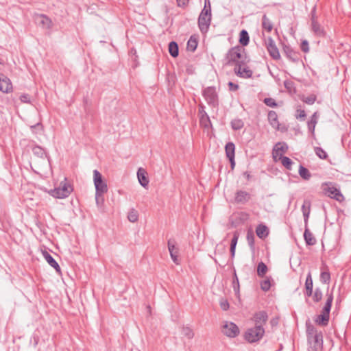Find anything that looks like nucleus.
<instances>
[{"label":"nucleus","mask_w":351,"mask_h":351,"mask_svg":"<svg viewBox=\"0 0 351 351\" xmlns=\"http://www.w3.org/2000/svg\"><path fill=\"white\" fill-rule=\"evenodd\" d=\"M93 182L95 187V202L97 206L104 203V195L108 191L107 183L103 180L102 175L95 169L93 171Z\"/></svg>","instance_id":"1"},{"label":"nucleus","mask_w":351,"mask_h":351,"mask_svg":"<svg viewBox=\"0 0 351 351\" xmlns=\"http://www.w3.org/2000/svg\"><path fill=\"white\" fill-rule=\"evenodd\" d=\"M245 49L241 46H236L230 48L226 55V64H235L236 65L243 63V55Z\"/></svg>","instance_id":"2"},{"label":"nucleus","mask_w":351,"mask_h":351,"mask_svg":"<svg viewBox=\"0 0 351 351\" xmlns=\"http://www.w3.org/2000/svg\"><path fill=\"white\" fill-rule=\"evenodd\" d=\"M322 189L324 195L331 199H334L339 202L344 200V197L341 193L339 188L337 187L335 183L331 182H324L322 184Z\"/></svg>","instance_id":"3"},{"label":"nucleus","mask_w":351,"mask_h":351,"mask_svg":"<svg viewBox=\"0 0 351 351\" xmlns=\"http://www.w3.org/2000/svg\"><path fill=\"white\" fill-rule=\"evenodd\" d=\"M265 334V329L261 325L247 329L245 333V339L249 343H254L261 339Z\"/></svg>","instance_id":"4"},{"label":"nucleus","mask_w":351,"mask_h":351,"mask_svg":"<svg viewBox=\"0 0 351 351\" xmlns=\"http://www.w3.org/2000/svg\"><path fill=\"white\" fill-rule=\"evenodd\" d=\"M202 95L207 104L211 107L219 105V97L215 86H208L202 90Z\"/></svg>","instance_id":"5"},{"label":"nucleus","mask_w":351,"mask_h":351,"mask_svg":"<svg viewBox=\"0 0 351 351\" xmlns=\"http://www.w3.org/2000/svg\"><path fill=\"white\" fill-rule=\"evenodd\" d=\"M72 189L66 182H61L58 188L51 189L48 193L55 198L63 199L67 197L71 193Z\"/></svg>","instance_id":"6"},{"label":"nucleus","mask_w":351,"mask_h":351,"mask_svg":"<svg viewBox=\"0 0 351 351\" xmlns=\"http://www.w3.org/2000/svg\"><path fill=\"white\" fill-rule=\"evenodd\" d=\"M211 12H208L206 10L200 12L198 17L197 23L199 29L202 34H206L208 32L211 23Z\"/></svg>","instance_id":"7"},{"label":"nucleus","mask_w":351,"mask_h":351,"mask_svg":"<svg viewBox=\"0 0 351 351\" xmlns=\"http://www.w3.org/2000/svg\"><path fill=\"white\" fill-rule=\"evenodd\" d=\"M221 332L224 335L230 338L237 337L240 332L239 327L232 322H224L222 325Z\"/></svg>","instance_id":"8"},{"label":"nucleus","mask_w":351,"mask_h":351,"mask_svg":"<svg viewBox=\"0 0 351 351\" xmlns=\"http://www.w3.org/2000/svg\"><path fill=\"white\" fill-rule=\"evenodd\" d=\"M265 47L271 56V58L275 60H278L280 59V53L279 50L276 45L274 39L269 36L265 40Z\"/></svg>","instance_id":"9"},{"label":"nucleus","mask_w":351,"mask_h":351,"mask_svg":"<svg viewBox=\"0 0 351 351\" xmlns=\"http://www.w3.org/2000/svg\"><path fill=\"white\" fill-rule=\"evenodd\" d=\"M282 51L290 61L298 62L300 60V53L294 50L289 45L282 44Z\"/></svg>","instance_id":"10"},{"label":"nucleus","mask_w":351,"mask_h":351,"mask_svg":"<svg viewBox=\"0 0 351 351\" xmlns=\"http://www.w3.org/2000/svg\"><path fill=\"white\" fill-rule=\"evenodd\" d=\"M199 114V122L202 126L208 128L211 125V121L210 117L205 111V106L204 104H200L198 106Z\"/></svg>","instance_id":"11"},{"label":"nucleus","mask_w":351,"mask_h":351,"mask_svg":"<svg viewBox=\"0 0 351 351\" xmlns=\"http://www.w3.org/2000/svg\"><path fill=\"white\" fill-rule=\"evenodd\" d=\"M225 152L226 157L229 159L230 162L231 169H233L235 167V145L232 142H228L225 146Z\"/></svg>","instance_id":"12"},{"label":"nucleus","mask_w":351,"mask_h":351,"mask_svg":"<svg viewBox=\"0 0 351 351\" xmlns=\"http://www.w3.org/2000/svg\"><path fill=\"white\" fill-rule=\"evenodd\" d=\"M234 71L237 76L242 78H250L253 74L252 71L247 66H244L243 63L236 65Z\"/></svg>","instance_id":"13"},{"label":"nucleus","mask_w":351,"mask_h":351,"mask_svg":"<svg viewBox=\"0 0 351 351\" xmlns=\"http://www.w3.org/2000/svg\"><path fill=\"white\" fill-rule=\"evenodd\" d=\"M167 245L173 262L178 265L180 263L178 260V249L176 246V241L173 239H169L168 240Z\"/></svg>","instance_id":"14"},{"label":"nucleus","mask_w":351,"mask_h":351,"mask_svg":"<svg viewBox=\"0 0 351 351\" xmlns=\"http://www.w3.org/2000/svg\"><path fill=\"white\" fill-rule=\"evenodd\" d=\"M288 150V145L286 143H278L275 145L273 150V156L275 161H277L280 155L283 156V154L286 153Z\"/></svg>","instance_id":"15"},{"label":"nucleus","mask_w":351,"mask_h":351,"mask_svg":"<svg viewBox=\"0 0 351 351\" xmlns=\"http://www.w3.org/2000/svg\"><path fill=\"white\" fill-rule=\"evenodd\" d=\"M12 90L10 80L4 75L0 74V90L3 93H10Z\"/></svg>","instance_id":"16"},{"label":"nucleus","mask_w":351,"mask_h":351,"mask_svg":"<svg viewBox=\"0 0 351 351\" xmlns=\"http://www.w3.org/2000/svg\"><path fill=\"white\" fill-rule=\"evenodd\" d=\"M311 29L316 36L324 37L326 36L324 28L321 25L317 20H312Z\"/></svg>","instance_id":"17"},{"label":"nucleus","mask_w":351,"mask_h":351,"mask_svg":"<svg viewBox=\"0 0 351 351\" xmlns=\"http://www.w3.org/2000/svg\"><path fill=\"white\" fill-rule=\"evenodd\" d=\"M251 195L249 193L245 191H238L234 197V200L237 203L245 204L250 199Z\"/></svg>","instance_id":"18"},{"label":"nucleus","mask_w":351,"mask_h":351,"mask_svg":"<svg viewBox=\"0 0 351 351\" xmlns=\"http://www.w3.org/2000/svg\"><path fill=\"white\" fill-rule=\"evenodd\" d=\"M256 325H261L263 327V324L266 323L268 319L267 313L265 311H259L255 313L254 316Z\"/></svg>","instance_id":"19"},{"label":"nucleus","mask_w":351,"mask_h":351,"mask_svg":"<svg viewBox=\"0 0 351 351\" xmlns=\"http://www.w3.org/2000/svg\"><path fill=\"white\" fill-rule=\"evenodd\" d=\"M268 121L269 124L276 130L280 129V124L278 122V114L274 110H270L268 112Z\"/></svg>","instance_id":"20"},{"label":"nucleus","mask_w":351,"mask_h":351,"mask_svg":"<svg viewBox=\"0 0 351 351\" xmlns=\"http://www.w3.org/2000/svg\"><path fill=\"white\" fill-rule=\"evenodd\" d=\"M43 255L48 264L54 268L57 272L60 273L61 268L53 256L47 252H45Z\"/></svg>","instance_id":"21"},{"label":"nucleus","mask_w":351,"mask_h":351,"mask_svg":"<svg viewBox=\"0 0 351 351\" xmlns=\"http://www.w3.org/2000/svg\"><path fill=\"white\" fill-rule=\"evenodd\" d=\"M329 317V313H326L325 311H322L321 314L317 317L315 321L317 324L325 326L328 324Z\"/></svg>","instance_id":"22"},{"label":"nucleus","mask_w":351,"mask_h":351,"mask_svg":"<svg viewBox=\"0 0 351 351\" xmlns=\"http://www.w3.org/2000/svg\"><path fill=\"white\" fill-rule=\"evenodd\" d=\"M146 174V171L143 169H138L137 171L138 180L140 184L143 187H146L149 184V180L147 178Z\"/></svg>","instance_id":"23"},{"label":"nucleus","mask_w":351,"mask_h":351,"mask_svg":"<svg viewBox=\"0 0 351 351\" xmlns=\"http://www.w3.org/2000/svg\"><path fill=\"white\" fill-rule=\"evenodd\" d=\"M304 238L307 245H313L316 243V239L313 234L308 230L307 226H305V230L304 232Z\"/></svg>","instance_id":"24"},{"label":"nucleus","mask_w":351,"mask_h":351,"mask_svg":"<svg viewBox=\"0 0 351 351\" xmlns=\"http://www.w3.org/2000/svg\"><path fill=\"white\" fill-rule=\"evenodd\" d=\"M320 281L323 284H329L330 281V274L327 267L324 266L321 269Z\"/></svg>","instance_id":"25"},{"label":"nucleus","mask_w":351,"mask_h":351,"mask_svg":"<svg viewBox=\"0 0 351 351\" xmlns=\"http://www.w3.org/2000/svg\"><path fill=\"white\" fill-rule=\"evenodd\" d=\"M256 233L260 239H265L269 234L268 228L265 225L259 224L256 228Z\"/></svg>","instance_id":"26"},{"label":"nucleus","mask_w":351,"mask_h":351,"mask_svg":"<svg viewBox=\"0 0 351 351\" xmlns=\"http://www.w3.org/2000/svg\"><path fill=\"white\" fill-rule=\"evenodd\" d=\"M37 21L40 25H42L44 28L50 29L51 27V19L44 14H40L37 18Z\"/></svg>","instance_id":"27"},{"label":"nucleus","mask_w":351,"mask_h":351,"mask_svg":"<svg viewBox=\"0 0 351 351\" xmlns=\"http://www.w3.org/2000/svg\"><path fill=\"white\" fill-rule=\"evenodd\" d=\"M326 301L325 302V304L322 308V311H325L326 313H329L331 309L332 303L333 301V293L331 291L330 293L327 292L326 293Z\"/></svg>","instance_id":"28"},{"label":"nucleus","mask_w":351,"mask_h":351,"mask_svg":"<svg viewBox=\"0 0 351 351\" xmlns=\"http://www.w3.org/2000/svg\"><path fill=\"white\" fill-rule=\"evenodd\" d=\"M250 36L248 32L245 29H242L239 34V43L245 47L249 44Z\"/></svg>","instance_id":"29"},{"label":"nucleus","mask_w":351,"mask_h":351,"mask_svg":"<svg viewBox=\"0 0 351 351\" xmlns=\"http://www.w3.org/2000/svg\"><path fill=\"white\" fill-rule=\"evenodd\" d=\"M262 27L263 29L266 30L267 32H270L273 29V24L266 14L263 16Z\"/></svg>","instance_id":"30"},{"label":"nucleus","mask_w":351,"mask_h":351,"mask_svg":"<svg viewBox=\"0 0 351 351\" xmlns=\"http://www.w3.org/2000/svg\"><path fill=\"white\" fill-rule=\"evenodd\" d=\"M169 52L172 57H178L179 54V49L178 45L176 42L171 41L169 43Z\"/></svg>","instance_id":"31"},{"label":"nucleus","mask_w":351,"mask_h":351,"mask_svg":"<svg viewBox=\"0 0 351 351\" xmlns=\"http://www.w3.org/2000/svg\"><path fill=\"white\" fill-rule=\"evenodd\" d=\"M277 160H280L282 165L288 170L292 168L293 161L287 156H281L277 158Z\"/></svg>","instance_id":"32"},{"label":"nucleus","mask_w":351,"mask_h":351,"mask_svg":"<svg viewBox=\"0 0 351 351\" xmlns=\"http://www.w3.org/2000/svg\"><path fill=\"white\" fill-rule=\"evenodd\" d=\"M298 173L300 177L305 180H308L311 177V174L308 169L302 165H300Z\"/></svg>","instance_id":"33"},{"label":"nucleus","mask_w":351,"mask_h":351,"mask_svg":"<svg viewBox=\"0 0 351 351\" xmlns=\"http://www.w3.org/2000/svg\"><path fill=\"white\" fill-rule=\"evenodd\" d=\"M32 150L34 155L39 158H43L46 154L45 149L38 145H34Z\"/></svg>","instance_id":"34"},{"label":"nucleus","mask_w":351,"mask_h":351,"mask_svg":"<svg viewBox=\"0 0 351 351\" xmlns=\"http://www.w3.org/2000/svg\"><path fill=\"white\" fill-rule=\"evenodd\" d=\"M231 127L234 130H239L244 126V123L241 119H234L230 122Z\"/></svg>","instance_id":"35"},{"label":"nucleus","mask_w":351,"mask_h":351,"mask_svg":"<svg viewBox=\"0 0 351 351\" xmlns=\"http://www.w3.org/2000/svg\"><path fill=\"white\" fill-rule=\"evenodd\" d=\"M197 47V40L193 36H191L187 42L186 48L190 51H194Z\"/></svg>","instance_id":"36"},{"label":"nucleus","mask_w":351,"mask_h":351,"mask_svg":"<svg viewBox=\"0 0 351 351\" xmlns=\"http://www.w3.org/2000/svg\"><path fill=\"white\" fill-rule=\"evenodd\" d=\"M128 219L132 223L136 222L138 219V211L134 208L130 209L128 215Z\"/></svg>","instance_id":"37"},{"label":"nucleus","mask_w":351,"mask_h":351,"mask_svg":"<svg viewBox=\"0 0 351 351\" xmlns=\"http://www.w3.org/2000/svg\"><path fill=\"white\" fill-rule=\"evenodd\" d=\"M267 271V267L263 262H260L257 266V274L260 277H263Z\"/></svg>","instance_id":"38"},{"label":"nucleus","mask_w":351,"mask_h":351,"mask_svg":"<svg viewBox=\"0 0 351 351\" xmlns=\"http://www.w3.org/2000/svg\"><path fill=\"white\" fill-rule=\"evenodd\" d=\"M182 334L189 339H191L194 337L193 330L188 326H183L182 328Z\"/></svg>","instance_id":"39"},{"label":"nucleus","mask_w":351,"mask_h":351,"mask_svg":"<svg viewBox=\"0 0 351 351\" xmlns=\"http://www.w3.org/2000/svg\"><path fill=\"white\" fill-rule=\"evenodd\" d=\"M322 291L319 287L315 288L313 293V300L315 302H319L322 298Z\"/></svg>","instance_id":"40"},{"label":"nucleus","mask_w":351,"mask_h":351,"mask_svg":"<svg viewBox=\"0 0 351 351\" xmlns=\"http://www.w3.org/2000/svg\"><path fill=\"white\" fill-rule=\"evenodd\" d=\"M316 155L321 159H326L328 158L327 153L320 147L315 148Z\"/></svg>","instance_id":"41"},{"label":"nucleus","mask_w":351,"mask_h":351,"mask_svg":"<svg viewBox=\"0 0 351 351\" xmlns=\"http://www.w3.org/2000/svg\"><path fill=\"white\" fill-rule=\"evenodd\" d=\"M232 286L234 291L236 293H239V282L235 270L234 271V276L232 281Z\"/></svg>","instance_id":"42"},{"label":"nucleus","mask_w":351,"mask_h":351,"mask_svg":"<svg viewBox=\"0 0 351 351\" xmlns=\"http://www.w3.org/2000/svg\"><path fill=\"white\" fill-rule=\"evenodd\" d=\"M302 101L308 105H312L316 101V96L315 95H311L307 97H303Z\"/></svg>","instance_id":"43"},{"label":"nucleus","mask_w":351,"mask_h":351,"mask_svg":"<svg viewBox=\"0 0 351 351\" xmlns=\"http://www.w3.org/2000/svg\"><path fill=\"white\" fill-rule=\"evenodd\" d=\"M263 102L266 106L269 107L275 108L278 106L275 99L271 97L265 98Z\"/></svg>","instance_id":"44"},{"label":"nucleus","mask_w":351,"mask_h":351,"mask_svg":"<svg viewBox=\"0 0 351 351\" xmlns=\"http://www.w3.org/2000/svg\"><path fill=\"white\" fill-rule=\"evenodd\" d=\"M302 210L303 216L304 218L305 226H307L308 219L309 213H310V208H309V207L306 208L305 205H303L302 206Z\"/></svg>","instance_id":"45"},{"label":"nucleus","mask_w":351,"mask_h":351,"mask_svg":"<svg viewBox=\"0 0 351 351\" xmlns=\"http://www.w3.org/2000/svg\"><path fill=\"white\" fill-rule=\"evenodd\" d=\"M306 117V114L304 110L297 109L295 118L300 121H304Z\"/></svg>","instance_id":"46"},{"label":"nucleus","mask_w":351,"mask_h":351,"mask_svg":"<svg viewBox=\"0 0 351 351\" xmlns=\"http://www.w3.org/2000/svg\"><path fill=\"white\" fill-rule=\"evenodd\" d=\"M313 279L311 276V273L309 271L307 274L306 282H305V289L313 288Z\"/></svg>","instance_id":"47"},{"label":"nucleus","mask_w":351,"mask_h":351,"mask_svg":"<svg viewBox=\"0 0 351 351\" xmlns=\"http://www.w3.org/2000/svg\"><path fill=\"white\" fill-rule=\"evenodd\" d=\"M271 287V283L269 280H265L261 282V288L262 290L267 291L269 290Z\"/></svg>","instance_id":"48"},{"label":"nucleus","mask_w":351,"mask_h":351,"mask_svg":"<svg viewBox=\"0 0 351 351\" xmlns=\"http://www.w3.org/2000/svg\"><path fill=\"white\" fill-rule=\"evenodd\" d=\"M247 241L250 247L253 248L254 247V236L253 233L248 232L247 234Z\"/></svg>","instance_id":"49"},{"label":"nucleus","mask_w":351,"mask_h":351,"mask_svg":"<svg viewBox=\"0 0 351 351\" xmlns=\"http://www.w3.org/2000/svg\"><path fill=\"white\" fill-rule=\"evenodd\" d=\"M316 332L317 330L313 325L306 324V333L308 335L313 336Z\"/></svg>","instance_id":"50"},{"label":"nucleus","mask_w":351,"mask_h":351,"mask_svg":"<svg viewBox=\"0 0 351 351\" xmlns=\"http://www.w3.org/2000/svg\"><path fill=\"white\" fill-rule=\"evenodd\" d=\"M300 48L303 52L308 53L309 51L308 42L306 40H302L301 43Z\"/></svg>","instance_id":"51"},{"label":"nucleus","mask_w":351,"mask_h":351,"mask_svg":"<svg viewBox=\"0 0 351 351\" xmlns=\"http://www.w3.org/2000/svg\"><path fill=\"white\" fill-rule=\"evenodd\" d=\"M316 124L317 123L311 121L310 120L307 122L308 130L312 134H314L315 133Z\"/></svg>","instance_id":"52"},{"label":"nucleus","mask_w":351,"mask_h":351,"mask_svg":"<svg viewBox=\"0 0 351 351\" xmlns=\"http://www.w3.org/2000/svg\"><path fill=\"white\" fill-rule=\"evenodd\" d=\"M220 307L223 311H227L229 308V303L227 300L221 299L219 302Z\"/></svg>","instance_id":"53"},{"label":"nucleus","mask_w":351,"mask_h":351,"mask_svg":"<svg viewBox=\"0 0 351 351\" xmlns=\"http://www.w3.org/2000/svg\"><path fill=\"white\" fill-rule=\"evenodd\" d=\"M239 239V234L237 232H234L231 240L230 246L236 247Z\"/></svg>","instance_id":"54"},{"label":"nucleus","mask_w":351,"mask_h":351,"mask_svg":"<svg viewBox=\"0 0 351 351\" xmlns=\"http://www.w3.org/2000/svg\"><path fill=\"white\" fill-rule=\"evenodd\" d=\"M205 10L208 11V12H211V4L210 0H204V6L201 12H204Z\"/></svg>","instance_id":"55"},{"label":"nucleus","mask_w":351,"mask_h":351,"mask_svg":"<svg viewBox=\"0 0 351 351\" xmlns=\"http://www.w3.org/2000/svg\"><path fill=\"white\" fill-rule=\"evenodd\" d=\"M20 100L23 103H30L29 95L28 94H23L20 96Z\"/></svg>","instance_id":"56"},{"label":"nucleus","mask_w":351,"mask_h":351,"mask_svg":"<svg viewBox=\"0 0 351 351\" xmlns=\"http://www.w3.org/2000/svg\"><path fill=\"white\" fill-rule=\"evenodd\" d=\"M314 341L315 343H319V341L322 342V332H316L313 335Z\"/></svg>","instance_id":"57"},{"label":"nucleus","mask_w":351,"mask_h":351,"mask_svg":"<svg viewBox=\"0 0 351 351\" xmlns=\"http://www.w3.org/2000/svg\"><path fill=\"white\" fill-rule=\"evenodd\" d=\"M229 90L231 91H236L239 88V85L232 82H228Z\"/></svg>","instance_id":"58"},{"label":"nucleus","mask_w":351,"mask_h":351,"mask_svg":"<svg viewBox=\"0 0 351 351\" xmlns=\"http://www.w3.org/2000/svg\"><path fill=\"white\" fill-rule=\"evenodd\" d=\"M318 117H319V115H318L317 112H315L312 114V116L311 117V119H310V121H313V122H315V123H317Z\"/></svg>","instance_id":"59"},{"label":"nucleus","mask_w":351,"mask_h":351,"mask_svg":"<svg viewBox=\"0 0 351 351\" xmlns=\"http://www.w3.org/2000/svg\"><path fill=\"white\" fill-rule=\"evenodd\" d=\"M318 117H319V115H318L317 112H315L312 114V116L311 117V119H310V121H313V122H315V123H317Z\"/></svg>","instance_id":"60"},{"label":"nucleus","mask_w":351,"mask_h":351,"mask_svg":"<svg viewBox=\"0 0 351 351\" xmlns=\"http://www.w3.org/2000/svg\"><path fill=\"white\" fill-rule=\"evenodd\" d=\"M304 294L307 297L313 296V288L305 289Z\"/></svg>","instance_id":"61"},{"label":"nucleus","mask_w":351,"mask_h":351,"mask_svg":"<svg viewBox=\"0 0 351 351\" xmlns=\"http://www.w3.org/2000/svg\"><path fill=\"white\" fill-rule=\"evenodd\" d=\"M317 20V18H316V13H315V8H314L313 9V10L311 11V21H312V20Z\"/></svg>","instance_id":"62"},{"label":"nucleus","mask_w":351,"mask_h":351,"mask_svg":"<svg viewBox=\"0 0 351 351\" xmlns=\"http://www.w3.org/2000/svg\"><path fill=\"white\" fill-rule=\"evenodd\" d=\"M235 250H236V247L230 246V254H231V256L232 258L235 255Z\"/></svg>","instance_id":"63"},{"label":"nucleus","mask_w":351,"mask_h":351,"mask_svg":"<svg viewBox=\"0 0 351 351\" xmlns=\"http://www.w3.org/2000/svg\"><path fill=\"white\" fill-rule=\"evenodd\" d=\"M243 175L247 178V180H249L251 178L250 173L247 171L244 172Z\"/></svg>","instance_id":"64"}]
</instances>
